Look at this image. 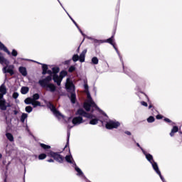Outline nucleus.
Wrapping results in <instances>:
<instances>
[{
    "mask_svg": "<svg viewBox=\"0 0 182 182\" xmlns=\"http://www.w3.org/2000/svg\"><path fill=\"white\" fill-rule=\"evenodd\" d=\"M76 117H75L72 119V123L74 126H79V124H82V123H85V120H83V117H87V119H91L90 121V124H97L99 122V119L96 118L93 114L87 113L85 110L82 109H79L75 113Z\"/></svg>",
    "mask_w": 182,
    "mask_h": 182,
    "instance_id": "nucleus-1",
    "label": "nucleus"
},
{
    "mask_svg": "<svg viewBox=\"0 0 182 182\" xmlns=\"http://www.w3.org/2000/svg\"><path fill=\"white\" fill-rule=\"evenodd\" d=\"M0 49H3L4 52H6L8 55H11V52L8 48L0 42ZM0 63L4 66V65H6L5 67L3 68L2 71L3 73H9L11 76H13V75L15 73L14 72V69L15 66L14 65H9V60H8L6 58H4V56L0 55Z\"/></svg>",
    "mask_w": 182,
    "mask_h": 182,
    "instance_id": "nucleus-2",
    "label": "nucleus"
},
{
    "mask_svg": "<svg viewBox=\"0 0 182 182\" xmlns=\"http://www.w3.org/2000/svg\"><path fill=\"white\" fill-rule=\"evenodd\" d=\"M50 82H52V75H48L46 78L40 80L38 81V85L47 92L55 93V92H57L56 85L53 83H50Z\"/></svg>",
    "mask_w": 182,
    "mask_h": 182,
    "instance_id": "nucleus-3",
    "label": "nucleus"
},
{
    "mask_svg": "<svg viewBox=\"0 0 182 182\" xmlns=\"http://www.w3.org/2000/svg\"><path fill=\"white\" fill-rule=\"evenodd\" d=\"M113 38H114V34H113L112 36V37H110L109 38H108L107 40H103V41H104V43L107 42V43H110V45H112L113 46L114 49L116 50V52L120 59V61L122 63L124 73H127V75H129V76H130L131 77L132 76H134V74L133 72H132V70H130L129 68H124V64L123 63V58L122 57V55H120V53L119 52V50H117V48H116V43L113 41Z\"/></svg>",
    "mask_w": 182,
    "mask_h": 182,
    "instance_id": "nucleus-4",
    "label": "nucleus"
},
{
    "mask_svg": "<svg viewBox=\"0 0 182 182\" xmlns=\"http://www.w3.org/2000/svg\"><path fill=\"white\" fill-rule=\"evenodd\" d=\"M65 88L68 92L71 93L70 100L73 104L76 103V94L73 93L75 92V85H73V82L70 78H67L65 82Z\"/></svg>",
    "mask_w": 182,
    "mask_h": 182,
    "instance_id": "nucleus-5",
    "label": "nucleus"
},
{
    "mask_svg": "<svg viewBox=\"0 0 182 182\" xmlns=\"http://www.w3.org/2000/svg\"><path fill=\"white\" fill-rule=\"evenodd\" d=\"M85 93H87V100L84 103V109L86 110V112H90V109L93 107L99 109V107H97L96 103L93 102L90 92L89 91H86Z\"/></svg>",
    "mask_w": 182,
    "mask_h": 182,
    "instance_id": "nucleus-6",
    "label": "nucleus"
},
{
    "mask_svg": "<svg viewBox=\"0 0 182 182\" xmlns=\"http://www.w3.org/2000/svg\"><path fill=\"white\" fill-rule=\"evenodd\" d=\"M6 95V88L5 87V85L2 84L0 87V109L1 110H6V107H8V105H6V101L4 99V95Z\"/></svg>",
    "mask_w": 182,
    "mask_h": 182,
    "instance_id": "nucleus-7",
    "label": "nucleus"
},
{
    "mask_svg": "<svg viewBox=\"0 0 182 182\" xmlns=\"http://www.w3.org/2000/svg\"><path fill=\"white\" fill-rule=\"evenodd\" d=\"M47 107L50 109V110L53 113L54 116L57 117L58 119H63V120H66V117L63 116L58 109H56V107L50 102H48L47 104Z\"/></svg>",
    "mask_w": 182,
    "mask_h": 182,
    "instance_id": "nucleus-8",
    "label": "nucleus"
},
{
    "mask_svg": "<svg viewBox=\"0 0 182 182\" xmlns=\"http://www.w3.org/2000/svg\"><path fill=\"white\" fill-rule=\"evenodd\" d=\"M68 75V72L66 71H61L60 73V76L58 74H54L53 75V80H54L55 83H57L58 86H60V83H62V80L65 76Z\"/></svg>",
    "mask_w": 182,
    "mask_h": 182,
    "instance_id": "nucleus-9",
    "label": "nucleus"
},
{
    "mask_svg": "<svg viewBox=\"0 0 182 182\" xmlns=\"http://www.w3.org/2000/svg\"><path fill=\"white\" fill-rule=\"evenodd\" d=\"M86 53H87V49H84L82 53L79 55L75 54L73 56V62H77L79 60L81 63H83L85 62V59L86 58Z\"/></svg>",
    "mask_w": 182,
    "mask_h": 182,
    "instance_id": "nucleus-10",
    "label": "nucleus"
},
{
    "mask_svg": "<svg viewBox=\"0 0 182 182\" xmlns=\"http://www.w3.org/2000/svg\"><path fill=\"white\" fill-rule=\"evenodd\" d=\"M48 156L49 157H53V159H54V160H55L58 163H63V156H62L59 153L50 151L48 153Z\"/></svg>",
    "mask_w": 182,
    "mask_h": 182,
    "instance_id": "nucleus-11",
    "label": "nucleus"
},
{
    "mask_svg": "<svg viewBox=\"0 0 182 182\" xmlns=\"http://www.w3.org/2000/svg\"><path fill=\"white\" fill-rule=\"evenodd\" d=\"M119 126H120V122L117 121L110 120L107 122L106 129H108L109 130H112V129H117Z\"/></svg>",
    "mask_w": 182,
    "mask_h": 182,
    "instance_id": "nucleus-12",
    "label": "nucleus"
},
{
    "mask_svg": "<svg viewBox=\"0 0 182 182\" xmlns=\"http://www.w3.org/2000/svg\"><path fill=\"white\" fill-rule=\"evenodd\" d=\"M58 2H59L60 6H62V8L64 9V11L66 12V14H68V16H69L70 19H71V21L73 22L74 25H75L76 28H77V29L79 30V31L80 32V33H82V36H85V34L83 33V31H82V30L80 29V28H79V26L77 25V23H76V21H75L73 20V18H72V16H70V15L69 14V13H68V11H66V9H65V7H63V5H62V3H60V1L58 0Z\"/></svg>",
    "mask_w": 182,
    "mask_h": 182,
    "instance_id": "nucleus-13",
    "label": "nucleus"
},
{
    "mask_svg": "<svg viewBox=\"0 0 182 182\" xmlns=\"http://www.w3.org/2000/svg\"><path fill=\"white\" fill-rule=\"evenodd\" d=\"M18 71L21 73L22 76H26L28 75V71H26V68L19 67Z\"/></svg>",
    "mask_w": 182,
    "mask_h": 182,
    "instance_id": "nucleus-14",
    "label": "nucleus"
},
{
    "mask_svg": "<svg viewBox=\"0 0 182 182\" xmlns=\"http://www.w3.org/2000/svg\"><path fill=\"white\" fill-rule=\"evenodd\" d=\"M136 146H137V147H139V149L141 150V151H142L143 154H144L146 159H147V156H151V154L147 153V151H144V149L143 148H141L139 143H136Z\"/></svg>",
    "mask_w": 182,
    "mask_h": 182,
    "instance_id": "nucleus-15",
    "label": "nucleus"
},
{
    "mask_svg": "<svg viewBox=\"0 0 182 182\" xmlns=\"http://www.w3.org/2000/svg\"><path fill=\"white\" fill-rule=\"evenodd\" d=\"M177 132H178V127L174 126L170 133L171 137H173L174 136V133H177Z\"/></svg>",
    "mask_w": 182,
    "mask_h": 182,
    "instance_id": "nucleus-16",
    "label": "nucleus"
},
{
    "mask_svg": "<svg viewBox=\"0 0 182 182\" xmlns=\"http://www.w3.org/2000/svg\"><path fill=\"white\" fill-rule=\"evenodd\" d=\"M22 95H26L29 92V87H22L21 90Z\"/></svg>",
    "mask_w": 182,
    "mask_h": 182,
    "instance_id": "nucleus-17",
    "label": "nucleus"
},
{
    "mask_svg": "<svg viewBox=\"0 0 182 182\" xmlns=\"http://www.w3.org/2000/svg\"><path fill=\"white\" fill-rule=\"evenodd\" d=\"M28 119V114L26 113H23L21 114V123H25V119Z\"/></svg>",
    "mask_w": 182,
    "mask_h": 182,
    "instance_id": "nucleus-18",
    "label": "nucleus"
},
{
    "mask_svg": "<svg viewBox=\"0 0 182 182\" xmlns=\"http://www.w3.org/2000/svg\"><path fill=\"white\" fill-rule=\"evenodd\" d=\"M6 137H7L8 140H9V141H14V135H12V134L7 132L6 134Z\"/></svg>",
    "mask_w": 182,
    "mask_h": 182,
    "instance_id": "nucleus-19",
    "label": "nucleus"
},
{
    "mask_svg": "<svg viewBox=\"0 0 182 182\" xmlns=\"http://www.w3.org/2000/svg\"><path fill=\"white\" fill-rule=\"evenodd\" d=\"M91 62L93 65H97L99 63V59L97 57H93L91 60Z\"/></svg>",
    "mask_w": 182,
    "mask_h": 182,
    "instance_id": "nucleus-20",
    "label": "nucleus"
},
{
    "mask_svg": "<svg viewBox=\"0 0 182 182\" xmlns=\"http://www.w3.org/2000/svg\"><path fill=\"white\" fill-rule=\"evenodd\" d=\"M36 63H38V65H42V69L43 70L48 71V65L46 64H43L39 62L34 61Z\"/></svg>",
    "mask_w": 182,
    "mask_h": 182,
    "instance_id": "nucleus-21",
    "label": "nucleus"
},
{
    "mask_svg": "<svg viewBox=\"0 0 182 182\" xmlns=\"http://www.w3.org/2000/svg\"><path fill=\"white\" fill-rule=\"evenodd\" d=\"M32 106H33V107H37V106H41V102L39 101H33L31 102Z\"/></svg>",
    "mask_w": 182,
    "mask_h": 182,
    "instance_id": "nucleus-22",
    "label": "nucleus"
},
{
    "mask_svg": "<svg viewBox=\"0 0 182 182\" xmlns=\"http://www.w3.org/2000/svg\"><path fill=\"white\" fill-rule=\"evenodd\" d=\"M59 67H54L52 68L53 73H54L53 75H57V73H59Z\"/></svg>",
    "mask_w": 182,
    "mask_h": 182,
    "instance_id": "nucleus-23",
    "label": "nucleus"
},
{
    "mask_svg": "<svg viewBox=\"0 0 182 182\" xmlns=\"http://www.w3.org/2000/svg\"><path fill=\"white\" fill-rule=\"evenodd\" d=\"M33 101V100L32 98L28 97L24 100V103H26V105H31Z\"/></svg>",
    "mask_w": 182,
    "mask_h": 182,
    "instance_id": "nucleus-24",
    "label": "nucleus"
},
{
    "mask_svg": "<svg viewBox=\"0 0 182 182\" xmlns=\"http://www.w3.org/2000/svg\"><path fill=\"white\" fill-rule=\"evenodd\" d=\"M40 146L41 147H42V149H44V150H48V149H50V146L46 145L45 144H41Z\"/></svg>",
    "mask_w": 182,
    "mask_h": 182,
    "instance_id": "nucleus-25",
    "label": "nucleus"
},
{
    "mask_svg": "<svg viewBox=\"0 0 182 182\" xmlns=\"http://www.w3.org/2000/svg\"><path fill=\"white\" fill-rule=\"evenodd\" d=\"M25 110L27 113H31L32 112V110H33V109L31 106H27V107H26Z\"/></svg>",
    "mask_w": 182,
    "mask_h": 182,
    "instance_id": "nucleus-26",
    "label": "nucleus"
},
{
    "mask_svg": "<svg viewBox=\"0 0 182 182\" xmlns=\"http://www.w3.org/2000/svg\"><path fill=\"white\" fill-rule=\"evenodd\" d=\"M46 159V154H41L38 156L39 160H45Z\"/></svg>",
    "mask_w": 182,
    "mask_h": 182,
    "instance_id": "nucleus-27",
    "label": "nucleus"
},
{
    "mask_svg": "<svg viewBox=\"0 0 182 182\" xmlns=\"http://www.w3.org/2000/svg\"><path fill=\"white\" fill-rule=\"evenodd\" d=\"M38 99H39V94L36 93V94H34V95H33L32 100H33V101L38 100Z\"/></svg>",
    "mask_w": 182,
    "mask_h": 182,
    "instance_id": "nucleus-28",
    "label": "nucleus"
},
{
    "mask_svg": "<svg viewBox=\"0 0 182 182\" xmlns=\"http://www.w3.org/2000/svg\"><path fill=\"white\" fill-rule=\"evenodd\" d=\"M155 119L154 117L151 116L147 119L148 123H153L154 122Z\"/></svg>",
    "mask_w": 182,
    "mask_h": 182,
    "instance_id": "nucleus-29",
    "label": "nucleus"
},
{
    "mask_svg": "<svg viewBox=\"0 0 182 182\" xmlns=\"http://www.w3.org/2000/svg\"><path fill=\"white\" fill-rule=\"evenodd\" d=\"M76 70V68L74 65H71L69 69H68V72H70V73H72V72H75V70Z\"/></svg>",
    "mask_w": 182,
    "mask_h": 182,
    "instance_id": "nucleus-30",
    "label": "nucleus"
},
{
    "mask_svg": "<svg viewBox=\"0 0 182 182\" xmlns=\"http://www.w3.org/2000/svg\"><path fill=\"white\" fill-rule=\"evenodd\" d=\"M94 43H105V41L103 40L94 39Z\"/></svg>",
    "mask_w": 182,
    "mask_h": 182,
    "instance_id": "nucleus-31",
    "label": "nucleus"
},
{
    "mask_svg": "<svg viewBox=\"0 0 182 182\" xmlns=\"http://www.w3.org/2000/svg\"><path fill=\"white\" fill-rule=\"evenodd\" d=\"M11 55L12 56L16 57L18 56V51H16V50L13 49L12 52H11Z\"/></svg>",
    "mask_w": 182,
    "mask_h": 182,
    "instance_id": "nucleus-32",
    "label": "nucleus"
},
{
    "mask_svg": "<svg viewBox=\"0 0 182 182\" xmlns=\"http://www.w3.org/2000/svg\"><path fill=\"white\" fill-rule=\"evenodd\" d=\"M18 97H19V93H18V92H14L13 93V98L14 99H18Z\"/></svg>",
    "mask_w": 182,
    "mask_h": 182,
    "instance_id": "nucleus-33",
    "label": "nucleus"
},
{
    "mask_svg": "<svg viewBox=\"0 0 182 182\" xmlns=\"http://www.w3.org/2000/svg\"><path fill=\"white\" fill-rule=\"evenodd\" d=\"M8 159V156L4 157V160L2 161L4 166H6V159Z\"/></svg>",
    "mask_w": 182,
    "mask_h": 182,
    "instance_id": "nucleus-34",
    "label": "nucleus"
},
{
    "mask_svg": "<svg viewBox=\"0 0 182 182\" xmlns=\"http://www.w3.org/2000/svg\"><path fill=\"white\" fill-rule=\"evenodd\" d=\"M84 88L85 90V92H89V85H87V84L84 85Z\"/></svg>",
    "mask_w": 182,
    "mask_h": 182,
    "instance_id": "nucleus-35",
    "label": "nucleus"
},
{
    "mask_svg": "<svg viewBox=\"0 0 182 182\" xmlns=\"http://www.w3.org/2000/svg\"><path fill=\"white\" fill-rule=\"evenodd\" d=\"M141 105L142 106H144L145 107H147V106H148L147 102H146L144 101L141 102Z\"/></svg>",
    "mask_w": 182,
    "mask_h": 182,
    "instance_id": "nucleus-36",
    "label": "nucleus"
},
{
    "mask_svg": "<svg viewBox=\"0 0 182 182\" xmlns=\"http://www.w3.org/2000/svg\"><path fill=\"white\" fill-rule=\"evenodd\" d=\"M164 120V122H166V123H172L171 121L170 120V119H168V118H165Z\"/></svg>",
    "mask_w": 182,
    "mask_h": 182,
    "instance_id": "nucleus-37",
    "label": "nucleus"
},
{
    "mask_svg": "<svg viewBox=\"0 0 182 182\" xmlns=\"http://www.w3.org/2000/svg\"><path fill=\"white\" fill-rule=\"evenodd\" d=\"M156 119L158 120H160L161 119H163V116H161V114H158V115H156Z\"/></svg>",
    "mask_w": 182,
    "mask_h": 182,
    "instance_id": "nucleus-38",
    "label": "nucleus"
},
{
    "mask_svg": "<svg viewBox=\"0 0 182 182\" xmlns=\"http://www.w3.org/2000/svg\"><path fill=\"white\" fill-rule=\"evenodd\" d=\"M124 133H125V134H127V136H132V132H131L126 131Z\"/></svg>",
    "mask_w": 182,
    "mask_h": 182,
    "instance_id": "nucleus-39",
    "label": "nucleus"
},
{
    "mask_svg": "<svg viewBox=\"0 0 182 182\" xmlns=\"http://www.w3.org/2000/svg\"><path fill=\"white\" fill-rule=\"evenodd\" d=\"M6 124H8V126H9V124H11V122L9 121L8 122V117H6Z\"/></svg>",
    "mask_w": 182,
    "mask_h": 182,
    "instance_id": "nucleus-40",
    "label": "nucleus"
},
{
    "mask_svg": "<svg viewBox=\"0 0 182 182\" xmlns=\"http://www.w3.org/2000/svg\"><path fill=\"white\" fill-rule=\"evenodd\" d=\"M48 163H53V159H48V161H47Z\"/></svg>",
    "mask_w": 182,
    "mask_h": 182,
    "instance_id": "nucleus-41",
    "label": "nucleus"
},
{
    "mask_svg": "<svg viewBox=\"0 0 182 182\" xmlns=\"http://www.w3.org/2000/svg\"><path fill=\"white\" fill-rule=\"evenodd\" d=\"M43 75H46V73H48V71H46V70H43Z\"/></svg>",
    "mask_w": 182,
    "mask_h": 182,
    "instance_id": "nucleus-42",
    "label": "nucleus"
},
{
    "mask_svg": "<svg viewBox=\"0 0 182 182\" xmlns=\"http://www.w3.org/2000/svg\"><path fill=\"white\" fill-rule=\"evenodd\" d=\"M14 114H15V115L18 114V111L17 110H14Z\"/></svg>",
    "mask_w": 182,
    "mask_h": 182,
    "instance_id": "nucleus-43",
    "label": "nucleus"
},
{
    "mask_svg": "<svg viewBox=\"0 0 182 182\" xmlns=\"http://www.w3.org/2000/svg\"><path fill=\"white\" fill-rule=\"evenodd\" d=\"M70 136V133L68 132V141H69V137Z\"/></svg>",
    "mask_w": 182,
    "mask_h": 182,
    "instance_id": "nucleus-44",
    "label": "nucleus"
},
{
    "mask_svg": "<svg viewBox=\"0 0 182 182\" xmlns=\"http://www.w3.org/2000/svg\"><path fill=\"white\" fill-rule=\"evenodd\" d=\"M88 39H90L91 41H94L95 40L92 37H88Z\"/></svg>",
    "mask_w": 182,
    "mask_h": 182,
    "instance_id": "nucleus-45",
    "label": "nucleus"
},
{
    "mask_svg": "<svg viewBox=\"0 0 182 182\" xmlns=\"http://www.w3.org/2000/svg\"><path fill=\"white\" fill-rule=\"evenodd\" d=\"M151 107H153V105H150L149 106V109H151Z\"/></svg>",
    "mask_w": 182,
    "mask_h": 182,
    "instance_id": "nucleus-46",
    "label": "nucleus"
},
{
    "mask_svg": "<svg viewBox=\"0 0 182 182\" xmlns=\"http://www.w3.org/2000/svg\"><path fill=\"white\" fill-rule=\"evenodd\" d=\"M47 73H49V74H50V73H52V71H50V70H48V71H47Z\"/></svg>",
    "mask_w": 182,
    "mask_h": 182,
    "instance_id": "nucleus-47",
    "label": "nucleus"
},
{
    "mask_svg": "<svg viewBox=\"0 0 182 182\" xmlns=\"http://www.w3.org/2000/svg\"><path fill=\"white\" fill-rule=\"evenodd\" d=\"M12 155V152H9V156H11Z\"/></svg>",
    "mask_w": 182,
    "mask_h": 182,
    "instance_id": "nucleus-48",
    "label": "nucleus"
},
{
    "mask_svg": "<svg viewBox=\"0 0 182 182\" xmlns=\"http://www.w3.org/2000/svg\"><path fill=\"white\" fill-rule=\"evenodd\" d=\"M0 159H2V154H0Z\"/></svg>",
    "mask_w": 182,
    "mask_h": 182,
    "instance_id": "nucleus-49",
    "label": "nucleus"
},
{
    "mask_svg": "<svg viewBox=\"0 0 182 182\" xmlns=\"http://www.w3.org/2000/svg\"><path fill=\"white\" fill-rule=\"evenodd\" d=\"M72 119V117H69L68 118V122H69V120H71Z\"/></svg>",
    "mask_w": 182,
    "mask_h": 182,
    "instance_id": "nucleus-50",
    "label": "nucleus"
},
{
    "mask_svg": "<svg viewBox=\"0 0 182 182\" xmlns=\"http://www.w3.org/2000/svg\"><path fill=\"white\" fill-rule=\"evenodd\" d=\"M6 170H8V165L6 166Z\"/></svg>",
    "mask_w": 182,
    "mask_h": 182,
    "instance_id": "nucleus-51",
    "label": "nucleus"
},
{
    "mask_svg": "<svg viewBox=\"0 0 182 182\" xmlns=\"http://www.w3.org/2000/svg\"><path fill=\"white\" fill-rule=\"evenodd\" d=\"M26 129H27L28 132H29V129L28 128V127H26Z\"/></svg>",
    "mask_w": 182,
    "mask_h": 182,
    "instance_id": "nucleus-52",
    "label": "nucleus"
},
{
    "mask_svg": "<svg viewBox=\"0 0 182 182\" xmlns=\"http://www.w3.org/2000/svg\"><path fill=\"white\" fill-rule=\"evenodd\" d=\"M4 176H6V171H4Z\"/></svg>",
    "mask_w": 182,
    "mask_h": 182,
    "instance_id": "nucleus-53",
    "label": "nucleus"
},
{
    "mask_svg": "<svg viewBox=\"0 0 182 182\" xmlns=\"http://www.w3.org/2000/svg\"><path fill=\"white\" fill-rule=\"evenodd\" d=\"M9 164H11V162H9V163H8V166H9Z\"/></svg>",
    "mask_w": 182,
    "mask_h": 182,
    "instance_id": "nucleus-54",
    "label": "nucleus"
},
{
    "mask_svg": "<svg viewBox=\"0 0 182 182\" xmlns=\"http://www.w3.org/2000/svg\"><path fill=\"white\" fill-rule=\"evenodd\" d=\"M173 124H174V123H173V122H172V123H171V125H173Z\"/></svg>",
    "mask_w": 182,
    "mask_h": 182,
    "instance_id": "nucleus-55",
    "label": "nucleus"
},
{
    "mask_svg": "<svg viewBox=\"0 0 182 182\" xmlns=\"http://www.w3.org/2000/svg\"><path fill=\"white\" fill-rule=\"evenodd\" d=\"M12 151H14V150H11V153H12Z\"/></svg>",
    "mask_w": 182,
    "mask_h": 182,
    "instance_id": "nucleus-56",
    "label": "nucleus"
}]
</instances>
